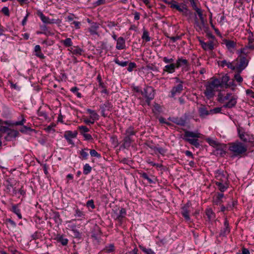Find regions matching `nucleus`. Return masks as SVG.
<instances>
[{"label": "nucleus", "mask_w": 254, "mask_h": 254, "mask_svg": "<svg viewBox=\"0 0 254 254\" xmlns=\"http://www.w3.org/2000/svg\"><path fill=\"white\" fill-rule=\"evenodd\" d=\"M205 89L203 93L208 100H210L214 97L215 92L218 90L219 87H221L220 80L217 78H215L211 81L208 82L205 85Z\"/></svg>", "instance_id": "f257e3e1"}, {"label": "nucleus", "mask_w": 254, "mask_h": 254, "mask_svg": "<svg viewBox=\"0 0 254 254\" xmlns=\"http://www.w3.org/2000/svg\"><path fill=\"white\" fill-rule=\"evenodd\" d=\"M218 100L220 103H224L227 101L222 106L223 108L231 109L234 108L238 99L237 94H232L230 92L227 93L224 96L219 94Z\"/></svg>", "instance_id": "f03ea898"}, {"label": "nucleus", "mask_w": 254, "mask_h": 254, "mask_svg": "<svg viewBox=\"0 0 254 254\" xmlns=\"http://www.w3.org/2000/svg\"><path fill=\"white\" fill-rule=\"evenodd\" d=\"M229 150L232 153V157H241L245 155L247 147L240 141H236L229 144Z\"/></svg>", "instance_id": "7ed1b4c3"}, {"label": "nucleus", "mask_w": 254, "mask_h": 254, "mask_svg": "<svg viewBox=\"0 0 254 254\" xmlns=\"http://www.w3.org/2000/svg\"><path fill=\"white\" fill-rule=\"evenodd\" d=\"M201 134L197 132H193L188 130H186L184 135V139L188 142L190 144L193 145L196 148L200 146L197 138H200Z\"/></svg>", "instance_id": "20e7f679"}, {"label": "nucleus", "mask_w": 254, "mask_h": 254, "mask_svg": "<svg viewBox=\"0 0 254 254\" xmlns=\"http://www.w3.org/2000/svg\"><path fill=\"white\" fill-rule=\"evenodd\" d=\"M155 94V89L150 86L145 85L142 91H141V94L145 99V102L148 105L150 104L151 101L154 99Z\"/></svg>", "instance_id": "39448f33"}, {"label": "nucleus", "mask_w": 254, "mask_h": 254, "mask_svg": "<svg viewBox=\"0 0 254 254\" xmlns=\"http://www.w3.org/2000/svg\"><path fill=\"white\" fill-rule=\"evenodd\" d=\"M236 72H242L248 66L249 60L244 56H241L234 61Z\"/></svg>", "instance_id": "423d86ee"}, {"label": "nucleus", "mask_w": 254, "mask_h": 254, "mask_svg": "<svg viewBox=\"0 0 254 254\" xmlns=\"http://www.w3.org/2000/svg\"><path fill=\"white\" fill-rule=\"evenodd\" d=\"M175 64L177 68L182 67V71H189L190 69V64L189 61L182 57L178 58Z\"/></svg>", "instance_id": "0eeeda50"}, {"label": "nucleus", "mask_w": 254, "mask_h": 254, "mask_svg": "<svg viewBox=\"0 0 254 254\" xmlns=\"http://www.w3.org/2000/svg\"><path fill=\"white\" fill-rule=\"evenodd\" d=\"M170 4L172 8L177 9L179 12H181L184 16H188L192 15V12L189 10L185 4L181 6L175 1L171 2Z\"/></svg>", "instance_id": "6e6552de"}, {"label": "nucleus", "mask_w": 254, "mask_h": 254, "mask_svg": "<svg viewBox=\"0 0 254 254\" xmlns=\"http://www.w3.org/2000/svg\"><path fill=\"white\" fill-rule=\"evenodd\" d=\"M215 183H226L229 182L227 173L222 170H218L215 172Z\"/></svg>", "instance_id": "1a4fd4ad"}, {"label": "nucleus", "mask_w": 254, "mask_h": 254, "mask_svg": "<svg viewBox=\"0 0 254 254\" xmlns=\"http://www.w3.org/2000/svg\"><path fill=\"white\" fill-rule=\"evenodd\" d=\"M190 206L191 202L190 201H188L181 207V214L184 217L185 219L187 221H190Z\"/></svg>", "instance_id": "9d476101"}, {"label": "nucleus", "mask_w": 254, "mask_h": 254, "mask_svg": "<svg viewBox=\"0 0 254 254\" xmlns=\"http://www.w3.org/2000/svg\"><path fill=\"white\" fill-rule=\"evenodd\" d=\"M238 133L239 137L242 141L244 142H249L251 141V138H253V135L249 134L248 132L244 131L242 127H239L237 128Z\"/></svg>", "instance_id": "9b49d317"}, {"label": "nucleus", "mask_w": 254, "mask_h": 254, "mask_svg": "<svg viewBox=\"0 0 254 254\" xmlns=\"http://www.w3.org/2000/svg\"><path fill=\"white\" fill-rule=\"evenodd\" d=\"M37 14L44 23L59 24L61 23V20L59 19H50L48 17L46 16L41 11H38Z\"/></svg>", "instance_id": "f8f14e48"}, {"label": "nucleus", "mask_w": 254, "mask_h": 254, "mask_svg": "<svg viewBox=\"0 0 254 254\" xmlns=\"http://www.w3.org/2000/svg\"><path fill=\"white\" fill-rule=\"evenodd\" d=\"M77 135V132L76 131L67 130L65 131L64 136L69 144L74 145V143L72 139L76 138Z\"/></svg>", "instance_id": "ddd939ff"}, {"label": "nucleus", "mask_w": 254, "mask_h": 254, "mask_svg": "<svg viewBox=\"0 0 254 254\" xmlns=\"http://www.w3.org/2000/svg\"><path fill=\"white\" fill-rule=\"evenodd\" d=\"M183 85L181 84H177V85L173 86L170 91L171 94L169 96L171 98H174L176 95L181 93L183 90Z\"/></svg>", "instance_id": "4468645a"}, {"label": "nucleus", "mask_w": 254, "mask_h": 254, "mask_svg": "<svg viewBox=\"0 0 254 254\" xmlns=\"http://www.w3.org/2000/svg\"><path fill=\"white\" fill-rule=\"evenodd\" d=\"M112 105L111 103L108 101H106L104 104L100 106V109L101 110L102 116L104 117L108 116L107 114L106 113V111H110L112 108Z\"/></svg>", "instance_id": "2eb2a0df"}, {"label": "nucleus", "mask_w": 254, "mask_h": 254, "mask_svg": "<svg viewBox=\"0 0 254 254\" xmlns=\"http://www.w3.org/2000/svg\"><path fill=\"white\" fill-rule=\"evenodd\" d=\"M126 210L125 208H122L119 213H115L114 215V219L118 221L120 224L122 223L123 219L126 217Z\"/></svg>", "instance_id": "dca6fc26"}, {"label": "nucleus", "mask_w": 254, "mask_h": 254, "mask_svg": "<svg viewBox=\"0 0 254 254\" xmlns=\"http://www.w3.org/2000/svg\"><path fill=\"white\" fill-rule=\"evenodd\" d=\"M230 230L228 221L227 219H225L224 222V227L221 229L219 236L222 237L226 236L230 232Z\"/></svg>", "instance_id": "f3484780"}, {"label": "nucleus", "mask_w": 254, "mask_h": 254, "mask_svg": "<svg viewBox=\"0 0 254 254\" xmlns=\"http://www.w3.org/2000/svg\"><path fill=\"white\" fill-rule=\"evenodd\" d=\"M19 134L17 130L9 128L6 133V135L4 137L6 140H10L12 138L16 137Z\"/></svg>", "instance_id": "a211bd4d"}, {"label": "nucleus", "mask_w": 254, "mask_h": 254, "mask_svg": "<svg viewBox=\"0 0 254 254\" xmlns=\"http://www.w3.org/2000/svg\"><path fill=\"white\" fill-rule=\"evenodd\" d=\"M176 65L175 64H168L166 65L163 69V74L165 72L168 73H173L175 71Z\"/></svg>", "instance_id": "6ab92c4d"}, {"label": "nucleus", "mask_w": 254, "mask_h": 254, "mask_svg": "<svg viewBox=\"0 0 254 254\" xmlns=\"http://www.w3.org/2000/svg\"><path fill=\"white\" fill-rule=\"evenodd\" d=\"M102 23H104L105 24V25L102 26V27L105 29L106 32H108V30L106 28L107 27L108 29L111 30L113 28V27L117 26L119 24L118 22L110 20L103 21Z\"/></svg>", "instance_id": "aec40b11"}, {"label": "nucleus", "mask_w": 254, "mask_h": 254, "mask_svg": "<svg viewBox=\"0 0 254 254\" xmlns=\"http://www.w3.org/2000/svg\"><path fill=\"white\" fill-rule=\"evenodd\" d=\"M116 48L117 50H123L126 49V41L123 37H120L117 40Z\"/></svg>", "instance_id": "412c9836"}, {"label": "nucleus", "mask_w": 254, "mask_h": 254, "mask_svg": "<svg viewBox=\"0 0 254 254\" xmlns=\"http://www.w3.org/2000/svg\"><path fill=\"white\" fill-rule=\"evenodd\" d=\"M199 42L202 48L204 50H212L214 49V44L212 41H209L208 42H204L200 40Z\"/></svg>", "instance_id": "4be33fe9"}, {"label": "nucleus", "mask_w": 254, "mask_h": 254, "mask_svg": "<svg viewBox=\"0 0 254 254\" xmlns=\"http://www.w3.org/2000/svg\"><path fill=\"white\" fill-rule=\"evenodd\" d=\"M224 194L223 193H218L213 197V203L215 205H221L223 202V198Z\"/></svg>", "instance_id": "5701e85b"}, {"label": "nucleus", "mask_w": 254, "mask_h": 254, "mask_svg": "<svg viewBox=\"0 0 254 254\" xmlns=\"http://www.w3.org/2000/svg\"><path fill=\"white\" fill-rule=\"evenodd\" d=\"M218 64L224 67L226 66L228 68H230L233 70H235V64L234 62L232 63L227 62L226 60H223L218 62Z\"/></svg>", "instance_id": "b1692460"}, {"label": "nucleus", "mask_w": 254, "mask_h": 254, "mask_svg": "<svg viewBox=\"0 0 254 254\" xmlns=\"http://www.w3.org/2000/svg\"><path fill=\"white\" fill-rule=\"evenodd\" d=\"M58 243H61L63 246H66L68 240L63 235L58 234L55 238Z\"/></svg>", "instance_id": "393cba45"}, {"label": "nucleus", "mask_w": 254, "mask_h": 254, "mask_svg": "<svg viewBox=\"0 0 254 254\" xmlns=\"http://www.w3.org/2000/svg\"><path fill=\"white\" fill-rule=\"evenodd\" d=\"M190 2V5L192 9L195 10V12L197 13L201 10L202 9L200 8V4L198 2V0H189Z\"/></svg>", "instance_id": "a878e982"}, {"label": "nucleus", "mask_w": 254, "mask_h": 254, "mask_svg": "<svg viewBox=\"0 0 254 254\" xmlns=\"http://www.w3.org/2000/svg\"><path fill=\"white\" fill-rule=\"evenodd\" d=\"M99 24L96 22H93L89 28V32L91 35H98L97 30L99 28Z\"/></svg>", "instance_id": "bb28decb"}, {"label": "nucleus", "mask_w": 254, "mask_h": 254, "mask_svg": "<svg viewBox=\"0 0 254 254\" xmlns=\"http://www.w3.org/2000/svg\"><path fill=\"white\" fill-rule=\"evenodd\" d=\"M34 51L35 52L34 55L37 57L41 59H44L45 58V56L41 51V47L39 45H37L35 46Z\"/></svg>", "instance_id": "cd10ccee"}, {"label": "nucleus", "mask_w": 254, "mask_h": 254, "mask_svg": "<svg viewBox=\"0 0 254 254\" xmlns=\"http://www.w3.org/2000/svg\"><path fill=\"white\" fill-rule=\"evenodd\" d=\"M225 145L223 144H220L217 147L215 148V150L214 151L215 154L217 155H220V156H224L226 152L224 150L223 146Z\"/></svg>", "instance_id": "c85d7f7f"}, {"label": "nucleus", "mask_w": 254, "mask_h": 254, "mask_svg": "<svg viewBox=\"0 0 254 254\" xmlns=\"http://www.w3.org/2000/svg\"><path fill=\"white\" fill-rule=\"evenodd\" d=\"M215 185L217 186L218 190L222 193L226 191L229 188V182L226 183H215Z\"/></svg>", "instance_id": "c756f323"}, {"label": "nucleus", "mask_w": 254, "mask_h": 254, "mask_svg": "<svg viewBox=\"0 0 254 254\" xmlns=\"http://www.w3.org/2000/svg\"><path fill=\"white\" fill-rule=\"evenodd\" d=\"M5 182L6 183V189L9 192L11 188H13L16 183V181L12 178H8L6 180Z\"/></svg>", "instance_id": "7c9ffc66"}, {"label": "nucleus", "mask_w": 254, "mask_h": 254, "mask_svg": "<svg viewBox=\"0 0 254 254\" xmlns=\"http://www.w3.org/2000/svg\"><path fill=\"white\" fill-rule=\"evenodd\" d=\"M74 211V216L75 217L84 218L85 213L81 209H80L77 206H75L73 207Z\"/></svg>", "instance_id": "2f4dec72"}, {"label": "nucleus", "mask_w": 254, "mask_h": 254, "mask_svg": "<svg viewBox=\"0 0 254 254\" xmlns=\"http://www.w3.org/2000/svg\"><path fill=\"white\" fill-rule=\"evenodd\" d=\"M224 43L228 50L234 49L236 46V43L234 41L225 39Z\"/></svg>", "instance_id": "473e14b6"}, {"label": "nucleus", "mask_w": 254, "mask_h": 254, "mask_svg": "<svg viewBox=\"0 0 254 254\" xmlns=\"http://www.w3.org/2000/svg\"><path fill=\"white\" fill-rule=\"evenodd\" d=\"M132 137L126 135L123 140V145L125 148L129 147L133 142Z\"/></svg>", "instance_id": "72a5a7b5"}, {"label": "nucleus", "mask_w": 254, "mask_h": 254, "mask_svg": "<svg viewBox=\"0 0 254 254\" xmlns=\"http://www.w3.org/2000/svg\"><path fill=\"white\" fill-rule=\"evenodd\" d=\"M18 121L13 123L12 125L13 126H23L24 124L26 123V119L23 115H21L18 117Z\"/></svg>", "instance_id": "f704fd0d"}, {"label": "nucleus", "mask_w": 254, "mask_h": 254, "mask_svg": "<svg viewBox=\"0 0 254 254\" xmlns=\"http://www.w3.org/2000/svg\"><path fill=\"white\" fill-rule=\"evenodd\" d=\"M203 26L204 25H202V24L200 22H199L198 18L196 16V15L195 14L194 27L196 30L198 32L201 31Z\"/></svg>", "instance_id": "c9c22d12"}, {"label": "nucleus", "mask_w": 254, "mask_h": 254, "mask_svg": "<svg viewBox=\"0 0 254 254\" xmlns=\"http://www.w3.org/2000/svg\"><path fill=\"white\" fill-rule=\"evenodd\" d=\"M198 112L200 117H204L206 116L211 114L210 111H208L204 106L200 107L198 110Z\"/></svg>", "instance_id": "e433bc0d"}, {"label": "nucleus", "mask_w": 254, "mask_h": 254, "mask_svg": "<svg viewBox=\"0 0 254 254\" xmlns=\"http://www.w3.org/2000/svg\"><path fill=\"white\" fill-rule=\"evenodd\" d=\"M87 112L90 114V119L93 120H99V115L98 114L94 111L90 109H87L86 110Z\"/></svg>", "instance_id": "4c0bfd02"}, {"label": "nucleus", "mask_w": 254, "mask_h": 254, "mask_svg": "<svg viewBox=\"0 0 254 254\" xmlns=\"http://www.w3.org/2000/svg\"><path fill=\"white\" fill-rule=\"evenodd\" d=\"M136 133V131L134 129V127L130 126L126 129L125 135L132 137V136L135 135Z\"/></svg>", "instance_id": "58836bf2"}, {"label": "nucleus", "mask_w": 254, "mask_h": 254, "mask_svg": "<svg viewBox=\"0 0 254 254\" xmlns=\"http://www.w3.org/2000/svg\"><path fill=\"white\" fill-rule=\"evenodd\" d=\"M53 218L54 220L56 223L59 224H61L62 220L60 218V215L59 212L55 211L52 214Z\"/></svg>", "instance_id": "ea45409f"}, {"label": "nucleus", "mask_w": 254, "mask_h": 254, "mask_svg": "<svg viewBox=\"0 0 254 254\" xmlns=\"http://www.w3.org/2000/svg\"><path fill=\"white\" fill-rule=\"evenodd\" d=\"M11 211L17 215L19 219L22 218V215L21 214L20 210L18 208V205H13L12 206Z\"/></svg>", "instance_id": "a19ab883"}, {"label": "nucleus", "mask_w": 254, "mask_h": 254, "mask_svg": "<svg viewBox=\"0 0 254 254\" xmlns=\"http://www.w3.org/2000/svg\"><path fill=\"white\" fill-rule=\"evenodd\" d=\"M89 149L87 148H84L83 149H81L79 151V154L80 155V158L82 160H86L88 158V153H87V151H88Z\"/></svg>", "instance_id": "79ce46f5"}, {"label": "nucleus", "mask_w": 254, "mask_h": 254, "mask_svg": "<svg viewBox=\"0 0 254 254\" xmlns=\"http://www.w3.org/2000/svg\"><path fill=\"white\" fill-rule=\"evenodd\" d=\"M37 114L38 116L43 118L44 120H47L48 118V116L46 112L43 110L41 107L38 110Z\"/></svg>", "instance_id": "37998d69"}, {"label": "nucleus", "mask_w": 254, "mask_h": 254, "mask_svg": "<svg viewBox=\"0 0 254 254\" xmlns=\"http://www.w3.org/2000/svg\"><path fill=\"white\" fill-rule=\"evenodd\" d=\"M206 141L210 146L215 148L221 144L216 140H213L210 138H206Z\"/></svg>", "instance_id": "c03bdc74"}, {"label": "nucleus", "mask_w": 254, "mask_h": 254, "mask_svg": "<svg viewBox=\"0 0 254 254\" xmlns=\"http://www.w3.org/2000/svg\"><path fill=\"white\" fill-rule=\"evenodd\" d=\"M206 215L209 221H211L214 219L215 213L213 212L211 208H208L206 210Z\"/></svg>", "instance_id": "a18cd8bd"}, {"label": "nucleus", "mask_w": 254, "mask_h": 254, "mask_svg": "<svg viewBox=\"0 0 254 254\" xmlns=\"http://www.w3.org/2000/svg\"><path fill=\"white\" fill-rule=\"evenodd\" d=\"M70 228L73 232L74 237L77 238L81 237V234L76 229V225L73 224L70 226Z\"/></svg>", "instance_id": "49530a36"}, {"label": "nucleus", "mask_w": 254, "mask_h": 254, "mask_svg": "<svg viewBox=\"0 0 254 254\" xmlns=\"http://www.w3.org/2000/svg\"><path fill=\"white\" fill-rule=\"evenodd\" d=\"M114 250V245L113 244H111L109 245L106 246L103 251L106 253H110L113 252Z\"/></svg>", "instance_id": "de8ad7c7"}, {"label": "nucleus", "mask_w": 254, "mask_h": 254, "mask_svg": "<svg viewBox=\"0 0 254 254\" xmlns=\"http://www.w3.org/2000/svg\"><path fill=\"white\" fill-rule=\"evenodd\" d=\"M139 247L146 254H155V252L150 248L147 249L142 245H139Z\"/></svg>", "instance_id": "09e8293b"}, {"label": "nucleus", "mask_w": 254, "mask_h": 254, "mask_svg": "<svg viewBox=\"0 0 254 254\" xmlns=\"http://www.w3.org/2000/svg\"><path fill=\"white\" fill-rule=\"evenodd\" d=\"M141 38L145 40L146 42H149L151 39L148 32L144 28L143 29V34L142 35Z\"/></svg>", "instance_id": "8fccbe9b"}, {"label": "nucleus", "mask_w": 254, "mask_h": 254, "mask_svg": "<svg viewBox=\"0 0 254 254\" xmlns=\"http://www.w3.org/2000/svg\"><path fill=\"white\" fill-rule=\"evenodd\" d=\"M71 49V53L72 54L76 55V56H80L82 55L83 52V50L79 47H76L74 49Z\"/></svg>", "instance_id": "3c124183"}, {"label": "nucleus", "mask_w": 254, "mask_h": 254, "mask_svg": "<svg viewBox=\"0 0 254 254\" xmlns=\"http://www.w3.org/2000/svg\"><path fill=\"white\" fill-rule=\"evenodd\" d=\"M92 170V167L88 164H85L83 166V172L84 175H88Z\"/></svg>", "instance_id": "603ef678"}, {"label": "nucleus", "mask_w": 254, "mask_h": 254, "mask_svg": "<svg viewBox=\"0 0 254 254\" xmlns=\"http://www.w3.org/2000/svg\"><path fill=\"white\" fill-rule=\"evenodd\" d=\"M114 62L122 67L126 66L128 64V61H120L118 58L115 59Z\"/></svg>", "instance_id": "864d4df0"}, {"label": "nucleus", "mask_w": 254, "mask_h": 254, "mask_svg": "<svg viewBox=\"0 0 254 254\" xmlns=\"http://www.w3.org/2000/svg\"><path fill=\"white\" fill-rule=\"evenodd\" d=\"M174 122L177 125L182 126H184L186 124V120L182 118L176 119Z\"/></svg>", "instance_id": "5fc2aeb1"}, {"label": "nucleus", "mask_w": 254, "mask_h": 254, "mask_svg": "<svg viewBox=\"0 0 254 254\" xmlns=\"http://www.w3.org/2000/svg\"><path fill=\"white\" fill-rule=\"evenodd\" d=\"M62 43L66 47H69L72 45L71 39L69 38H67L65 40L62 41Z\"/></svg>", "instance_id": "6e6d98bb"}, {"label": "nucleus", "mask_w": 254, "mask_h": 254, "mask_svg": "<svg viewBox=\"0 0 254 254\" xmlns=\"http://www.w3.org/2000/svg\"><path fill=\"white\" fill-rule=\"evenodd\" d=\"M237 73L234 75V79L239 84L242 83L243 81V77L241 76L240 73L241 72H236Z\"/></svg>", "instance_id": "4d7b16f0"}, {"label": "nucleus", "mask_w": 254, "mask_h": 254, "mask_svg": "<svg viewBox=\"0 0 254 254\" xmlns=\"http://www.w3.org/2000/svg\"><path fill=\"white\" fill-rule=\"evenodd\" d=\"M229 80V77L227 75H225L222 76L221 78V80L220 81V82L221 83V87L222 86L223 84H224L225 86L227 85V84H228V81Z\"/></svg>", "instance_id": "13d9d810"}, {"label": "nucleus", "mask_w": 254, "mask_h": 254, "mask_svg": "<svg viewBox=\"0 0 254 254\" xmlns=\"http://www.w3.org/2000/svg\"><path fill=\"white\" fill-rule=\"evenodd\" d=\"M78 128L81 134H83L84 133H86V132H88L89 131V129L86 126H78Z\"/></svg>", "instance_id": "bf43d9fd"}, {"label": "nucleus", "mask_w": 254, "mask_h": 254, "mask_svg": "<svg viewBox=\"0 0 254 254\" xmlns=\"http://www.w3.org/2000/svg\"><path fill=\"white\" fill-rule=\"evenodd\" d=\"M99 87L102 89V90L101 91V93H104V94H106L107 95L109 94V92L107 90V87L105 85V84L104 83V82L103 83H100V84H99Z\"/></svg>", "instance_id": "052dcab7"}, {"label": "nucleus", "mask_w": 254, "mask_h": 254, "mask_svg": "<svg viewBox=\"0 0 254 254\" xmlns=\"http://www.w3.org/2000/svg\"><path fill=\"white\" fill-rule=\"evenodd\" d=\"M237 204V201L233 200L231 203H229L227 205V210H231Z\"/></svg>", "instance_id": "680f3d73"}, {"label": "nucleus", "mask_w": 254, "mask_h": 254, "mask_svg": "<svg viewBox=\"0 0 254 254\" xmlns=\"http://www.w3.org/2000/svg\"><path fill=\"white\" fill-rule=\"evenodd\" d=\"M157 152L160 153L161 155L164 156L167 152V150L162 147H157L155 150V152L156 153Z\"/></svg>", "instance_id": "e2e57ef3"}, {"label": "nucleus", "mask_w": 254, "mask_h": 254, "mask_svg": "<svg viewBox=\"0 0 254 254\" xmlns=\"http://www.w3.org/2000/svg\"><path fill=\"white\" fill-rule=\"evenodd\" d=\"M86 206L87 208H91L92 209L95 208V205L93 199H90L87 201L86 203Z\"/></svg>", "instance_id": "0e129e2a"}, {"label": "nucleus", "mask_w": 254, "mask_h": 254, "mask_svg": "<svg viewBox=\"0 0 254 254\" xmlns=\"http://www.w3.org/2000/svg\"><path fill=\"white\" fill-rule=\"evenodd\" d=\"M90 154L92 157H95L97 158H100L101 157V155L100 153H98L94 149L90 150Z\"/></svg>", "instance_id": "69168bd1"}, {"label": "nucleus", "mask_w": 254, "mask_h": 254, "mask_svg": "<svg viewBox=\"0 0 254 254\" xmlns=\"http://www.w3.org/2000/svg\"><path fill=\"white\" fill-rule=\"evenodd\" d=\"M196 14L198 15L199 18V19H200V22L202 25H205V22H204V18L203 16V10H201L198 12L196 13Z\"/></svg>", "instance_id": "338daca9"}, {"label": "nucleus", "mask_w": 254, "mask_h": 254, "mask_svg": "<svg viewBox=\"0 0 254 254\" xmlns=\"http://www.w3.org/2000/svg\"><path fill=\"white\" fill-rule=\"evenodd\" d=\"M78 90H79V89L77 87H73L71 88L70 91L72 93H74L77 96V97L81 98L82 97L81 94L80 93L78 92Z\"/></svg>", "instance_id": "774afa93"}]
</instances>
